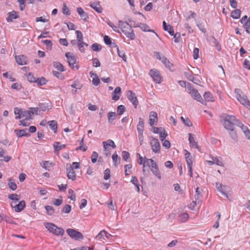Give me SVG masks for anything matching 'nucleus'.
Here are the masks:
<instances>
[{"label":"nucleus","mask_w":250,"mask_h":250,"mask_svg":"<svg viewBox=\"0 0 250 250\" xmlns=\"http://www.w3.org/2000/svg\"><path fill=\"white\" fill-rule=\"evenodd\" d=\"M148 167L152 173L159 180H161L162 178L161 173L159 170L158 165L157 163L155 162L152 159H146L145 164L144 165L143 167V172L145 173L146 172L145 167Z\"/></svg>","instance_id":"nucleus-1"},{"label":"nucleus","mask_w":250,"mask_h":250,"mask_svg":"<svg viewBox=\"0 0 250 250\" xmlns=\"http://www.w3.org/2000/svg\"><path fill=\"white\" fill-rule=\"evenodd\" d=\"M235 94L237 100L244 106L250 109V102L242 91L240 89L236 88L235 89Z\"/></svg>","instance_id":"nucleus-2"},{"label":"nucleus","mask_w":250,"mask_h":250,"mask_svg":"<svg viewBox=\"0 0 250 250\" xmlns=\"http://www.w3.org/2000/svg\"><path fill=\"white\" fill-rule=\"evenodd\" d=\"M237 122V121L235 116L227 115L224 117L223 125L226 129L232 131L234 129V125L236 124Z\"/></svg>","instance_id":"nucleus-3"},{"label":"nucleus","mask_w":250,"mask_h":250,"mask_svg":"<svg viewBox=\"0 0 250 250\" xmlns=\"http://www.w3.org/2000/svg\"><path fill=\"white\" fill-rule=\"evenodd\" d=\"M44 226L50 232L57 236H62L64 233L63 229L58 227L53 223H44Z\"/></svg>","instance_id":"nucleus-4"},{"label":"nucleus","mask_w":250,"mask_h":250,"mask_svg":"<svg viewBox=\"0 0 250 250\" xmlns=\"http://www.w3.org/2000/svg\"><path fill=\"white\" fill-rule=\"evenodd\" d=\"M186 89H187L188 93L190 94L194 99L200 102L202 104H205L203 99L196 89L193 88L190 84H188L187 85Z\"/></svg>","instance_id":"nucleus-5"},{"label":"nucleus","mask_w":250,"mask_h":250,"mask_svg":"<svg viewBox=\"0 0 250 250\" xmlns=\"http://www.w3.org/2000/svg\"><path fill=\"white\" fill-rule=\"evenodd\" d=\"M121 30L122 32L124 33L127 38L131 40L135 39V36L133 32V29L127 23H125L123 25H122Z\"/></svg>","instance_id":"nucleus-6"},{"label":"nucleus","mask_w":250,"mask_h":250,"mask_svg":"<svg viewBox=\"0 0 250 250\" xmlns=\"http://www.w3.org/2000/svg\"><path fill=\"white\" fill-rule=\"evenodd\" d=\"M65 57L67 59L69 65L72 69H79V65L77 62L76 56L70 52L65 53Z\"/></svg>","instance_id":"nucleus-7"},{"label":"nucleus","mask_w":250,"mask_h":250,"mask_svg":"<svg viewBox=\"0 0 250 250\" xmlns=\"http://www.w3.org/2000/svg\"><path fill=\"white\" fill-rule=\"evenodd\" d=\"M149 75L152 78L153 81L157 83H160L162 81V77L159 72L156 69H152L149 72Z\"/></svg>","instance_id":"nucleus-8"},{"label":"nucleus","mask_w":250,"mask_h":250,"mask_svg":"<svg viewBox=\"0 0 250 250\" xmlns=\"http://www.w3.org/2000/svg\"><path fill=\"white\" fill-rule=\"evenodd\" d=\"M185 159L187 164L188 167V172L189 173V175L191 177L193 176L192 173V165H193V161L192 158L190 155V153L187 150H185Z\"/></svg>","instance_id":"nucleus-9"},{"label":"nucleus","mask_w":250,"mask_h":250,"mask_svg":"<svg viewBox=\"0 0 250 250\" xmlns=\"http://www.w3.org/2000/svg\"><path fill=\"white\" fill-rule=\"evenodd\" d=\"M150 145L151 149L155 153H159L161 150V146L159 140L153 137L150 138Z\"/></svg>","instance_id":"nucleus-10"},{"label":"nucleus","mask_w":250,"mask_h":250,"mask_svg":"<svg viewBox=\"0 0 250 250\" xmlns=\"http://www.w3.org/2000/svg\"><path fill=\"white\" fill-rule=\"evenodd\" d=\"M66 232L68 235L72 239L76 240L83 239V234L79 231L72 229H68L66 230Z\"/></svg>","instance_id":"nucleus-11"},{"label":"nucleus","mask_w":250,"mask_h":250,"mask_svg":"<svg viewBox=\"0 0 250 250\" xmlns=\"http://www.w3.org/2000/svg\"><path fill=\"white\" fill-rule=\"evenodd\" d=\"M103 145L104 148V151H105V154L107 156L109 154V150L110 147H111L113 148L116 147L115 143L112 140L109 139L106 141H104L103 142Z\"/></svg>","instance_id":"nucleus-12"},{"label":"nucleus","mask_w":250,"mask_h":250,"mask_svg":"<svg viewBox=\"0 0 250 250\" xmlns=\"http://www.w3.org/2000/svg\"><path fill=\"white\" fill-rule=\"evenodd\" d=\"M11 207L14 208L15 212H20L23 210L25 207V202L24 200L21 201L18 204L15 202H12Z\"/></svg>","instance_id":"nucleus-13"},{"label":"nucleus","mask_w":250,"mask_h":250,"mask_svg":"<svg viewBox=\"0 0 250 250\" xmlns=\"http://www.w3.org/2000/svg\"><path fill=\"white\" fill-rule=\"evenodd\" d=\"M127 97L128 99L132 103L135 108H136L139 102L135 94L131 90H129L127 92Z\"/></svg>","instance_id":"nucleus-14"},{"label":"nucleus","mask_w":250,"mask_h":250,"mask_svg":"<svg viewBox=\"0 0 250 250\" xmlns=\"http://www.w3.org/2000/svg\"><path fill=\"white\" fill-rule=\"evenodd\" d=\"M149 125L153 127L158 122L157 113L155 111H151L149 117Z\"/></svg>","instance_id":"nucleus-15"},{"label":"nucleus","mask_w":250,"mask_h":250,"mask_svg":"<svg viewBox=\"0 0 250 250\" xmlns=\"http://www.w3.org/2000/svg\"><path fill=\"white\" fill-rule=\"evenodd\" d=\"M211 160H208L207 161V163L209 165L212 166L214 164H216L217 166H223V163L222 161V159L221 157H212Z\"/></svg>","instance_id":"nucleus-16"},{"label":"nucleus","mask_w":250,"mask_h":250,"mask_svg":"<svg viewBox=\"0 0 250 250\" xmlns=\"http://www.w3.org/2000/svg\"><path fill=\"white\" fill-rule=\"evenodd\" d=\"M15 60L19 65H23L27 64V58L23 55L16 56Z\"/></svg>","instance_id":"nucleus-17"},{"label":"nucleus","mask_w":250,"mask_h":250,"mask_svg":"<svg viewBox=\"0 0 250 250\" xmlns=\"http://www.w3.org/2000/svg\"><path fill=\"white\" fill-rule=\"evenodd\" d=\"M67 176L69 179L74 181L76 178V175L72 167H69L66 169Z\"/></svg>","instance_id":"nucleus-18"},{"label":"nucleus","mask_w":250,"mask_h":250,"mask_svg":"<svg viewBox=\"0 0 250 250\" xmlns=\"http://www.w3.org/2000/svg\"><path fill=\"white\" fill-rule=\"evenodd\" d=\"M6 21L7 22H12L14 19L19 18V16L18 12L15 11H12L8 13Z\"/></svg>","instance_id":"nucleus-19"},{"label":"nucleus","mask_w":250,"mask_h":250,"mask_svg":"<svg viewBox=\"0 0 250 250\" xmlns=\"http://www.w3.org/2000/svg\"><path fill=\"white\" fill-rule=\"evenodd\" d=\"M121 94V88L120 87L118 86L115 88L114 91L112 94V99L114 101H118Z\"/></svg>","instance_id":"nucleus-20"},{"label":"nucleus","mask_w":250,"mask_h":250,"mask_svg":"<svg viewBox=\"0 0 250 250\" xmlns=\"http://www.w3.org/2000/svg\"><path fill=\"white\" fill-rule=\"evenodd\" d=\"M77 12L83 21H86L88 19V16L87 14L85 11H84L82 8L77 7Z\"/></svg>","instance_id":"nucleus-21"},{"label":"nucleus","mask_w":250,"mask_h":250,"mask_svg":"<svg viewBox=\"0 0 250 250\" xmlns=\"http://www.w3.org/2000/svg\"><path fill=\"white\" fill-rule=\"evenodd\" d=\"M216 188L217 190L221 193V194L227 197H228V195L226 193L227 191V187L226 186H223L221 183H216Z\"/></svg>","instance_id":"nucleus-22"},{"label":"nucleus","mask_w":250,"mask_h":250,"mask_svg":"<svg viewBox=\"0 0 250 250\" xmlns=\"http://www.w3.org/2000/svg\"><path fill=\"white\" fill-rule=\"evenodd\" d=\"M203 100L205 102V104H206V102H213L214 101V99L212 96V95L209 92H206L204 95Z\"/></svg>","instance_id":"nucleus-23"},{"label":"nucleus","mask_w":250,"mask_h":250,"mask_svg":"<svg viewBox=\"0 0 250 250\" xmlns=\"http://www.w3.org/2000/svg\"><path fill=\"white\" fill-rule=\"evenodd\" d=\"M14 110L16 119L18 120L23 118V110L22 108L15 107Z\"/></svg>","instance_id":"nucleus-24"},{"label":"nucleus","mask_w":250,"mask_h":250,"mask_svg":"<svg viewBox=\"0 0 250 250\" xmlns=\"http://www.w3.org/2000/svg\"><path fill=\"white\" fill-rule=\"evenodd\" d=\"M188 140L189 142V144L191 146L193 147H195L198 150H199V147L198 146L197 143L195 141L194 137L192 135L191 133L188 134Z\"/></svg>","instance_id":"nucleus-25"},{"label":"nucleus","mask_w":250,"mask_h":250,"mask_svg":"<svg viewBox=\"0 0 250 250\" xmlns=\"http://www.w3.org/2000/svg\"><path fill=\"white\" fill-rule=\"evenodd\" d=\"M138 133H143L144 130V122L142 118H139V123L137 125Z\"/></svg>","instance_id":"nucleus-26"},{"label":"nucleus","mask_w":250,"mask_h":250,"mask_svg":"<svg viewBox=\"0 0 250 250\" xmlns=\"http://www.w3.org/2000/svg\"><path fill=\"white\" fill-rule=\"evenodd\" d=\"M240 22L243 24V27L245 29L250 28V21H247V16H243L240 20Z\"/></svg>","instance_id":"nucleus-27"},{"label":"nucleus","mask_w":250,"mask_h":250,"mask_svg":"<svg viewBox=\"0 0 250 250\" xmlns=\"http://www.w3.org/2000/svg\"><path fill=\"white\" fill-rule=\"evenodd\" d=\"M50 128L54 131L55 133H57L58 129V124L55 120L50 121L47 122Z\"/></svg>","instance_id":"nucleus-28"},{"label":"nucleus","mask_w":250,"mask_h":250,"mask_svg":"<svg viewBox=\"0 0 250 250\" xmlns=\"http://www.w3.org/2000/svg\"><path fill=\"white\" fill-rule=\"evenodd\" d=\"M15 132L16 133V135L18 137L20 138L22 136H29L30 133L26 132V129H22L17 130H15Z\"/></svg>","instance_id":"nucleus-29"},{"label":"nucleus","mask_w":250,"mask_h":250,"mask_svg":"<svg viewBox=\"0 0 250 250\" xmlns=\"http://www.w3.org/2000/svg\"><path fill=\"white\" fill-rule=\"evenodd\" d=\"M90 6L99 13H101L103 11V8L98 2L92 3Z\"/></svg>","instance_id":"nucleus-30"},{"label":"nucleus","mask_w":250,"mask_h":250,"mask_svg":"<svg viewBox=\"0 0 250 250\" xmlns=\"http://www.w3.org/2000/svg\"><path fill=\"white\" fill-rule=\"evenodd\" d=\"M39 108L43 111H45L51 108V105L50 103H41L39 104Z\"/></svg>","instance_id":"nucleus-31"},{"label":"nucleus","mask_w":250,"mask_h":250,"mask_svg":"<svg viewBox=\"0 0 250 250\" xmlns=\"http://www.w3.org/2000/svg\"><path fill=\"white\" fill-rule=\"evenodd\" d=\"M112 159L114 165L117 166L120 163L121 158L117 154L116 152H115L112 156Z\"/></svg>","instance_id":"nucleus-32"},{"label":"nucleus","mask_w":250,"mask_h":250,"mask_svg":"<svg viewBox=\"0 0 250 250\" xmlns=\"http://www.w3.org/2000/svg\"><path fill=\"white\" fill-rule=\"evenodd\" d=\"M241 11L239 9H235L231 13L230 16L234 19H238L241 16Z\"/></svg>","instance_id":"nucleus-33"},{"label":"nucleus","mask_w":250,"mask_h":250,"mask_svg":"<svg viewBox=\"0 0 250 250\" xmlns=\"http://www.w3.org/2000/svg\"><path fill=\"white\" fill-rule=\"evenodd\" d=\"M8 186L12 190H15L17 188V186L14 180L11 178L9 179L8 180Z\"/></svg>","instance_id":"nucleus-34"},{"label":"nucleus","mask_w":250,"mask_h":250,"mask_svg":"<svg viewBox=\"0 0 250 250\" xmlns=\"http://www.w3.org/2000/svg\"><path fill=\"white\" fill-rule=\"evenodd\" d=\"M8 199L12 200V202L17 203L20 199V195L17 194L12 193L8 195Z\"/></svg>","instance_id":"nucleus-35"},{"label":"nucleus","mask_w":250,"mask_h":250,"mask_svg":"<svg viewBox=\"0 0 250 250\" xmlns=\"http://www.w3.org/2000/svg\"><path fill=\"white\" fill-rule=\"evenodd\" d=\"M34 114L33 111L30 110H23V118L28 119L29 120L32 119V116Z\"/></svg>","instance_id":"nucleus-36"},{"label":"nucleus","mask_w":250,"mask_h":250,"mask_svg":"<svg viewBox=\"0 0 250 250\" xmlns=\"http://www.w3.org/2000/svg\"><path fill=\"white\" fill-rule=\"evenodd\" d=\"M189 218V215L187 213L184 212L180 214L179 220L181 222H185Z\"/></svg>","instance_id":"nucleus-37"},{"label":"nucleus","mask_w":250,"mask_h":250,"mask_svg":"<svg viewBox=\"0 0 250 250\" xmlns=\"http://www.w3.org/2000/svg\"><path fill=\"white\" fill-rule=\"evenodd\" d=\"M87 46H88V44L83 42H78V47L81 52H84L85 47Z\"/></svg>","instance_id":"nucleus-38"},{"label":"nucleus","mask_w":250,"mask_h":250,"mask_svg":"<svg viewBox=\"0 0 250 250\" xmlns=\"http://www.w3.org/2000/svg\"><path fill=\"white\" fill-rule=\"evenodd\" d=\"M65 145H61L60 142H55L53 144V146L55 151H59L60 150L65 148Z\"/></svg>","instance_id":"nucleus-39"},{"label":"nucleus","mask_w":250,"mask_h":250,"mask_svg":"<svg viewBox=\"0 0 250 250\" xmlns=\"http://www.w3.org/2000/svg\"><path fill=\"white\" fill-rule=\"evenodd\" d=\"M116 114L115 112H109L107 114V119L109 123H112L115 119Z\"/></svg>","instance_id":"nucleus-40"},{"label":"nucleus","mask_w":250,"mask_h":250,"mask_svg":"<svg viewBox=\"0 0 250 250\" xmlns=\"http://www.w3.org/2000/svg\"><path fill=\"white\" fill-rule=\"evenodd\" d=\"M132 166L131 164H127L125 166V176H127L130 175L131 172V169H132Z\"/></svg>","instance_id":"nucleus-41"},{"label":"nucleus","mask_w":250,"mask_h":250,"mask_svg":"<svg viewBox=\"0 0 250 250\" xmlns=\"http://www.w3.org/2000/svg\"><path fill=\"white\" fill-rule=\"evenodd\" d=\"M54 67L60 72H63L64 71L63 66L59 62H54Z\"/></svg>","instance_id":"nucleus-42"},{"label":"nucleus","mask_w":250,"mask_h":250,"mask_svg":"<svg viewBox=\"0 0 250 250\" xmlns=\"http://www.w3.org/2000/svg\"><path fill=\"white\" fill-rule=\"evenodd\" d=\"M53 166V164L52 163H50L49 161H44L43 162L42 167L46 170H50Z\"/></svg>","instance_id":"nucleus-43"},{"label":"nucleus","mask_w":250,"mask_h":250,"mask_svg":"<svg viewBox=\"0 0 250 250\" xmlns=\"http://www.w3.org/2000/svg\"><path fill=\"white\" fill-rule=\"evenodd\" d=\"M159 137L160 140L163 142L164 140L167 137V133L166 130L163 128V130H161L159 132Z\"/></svg>","instance_id":"nucleus-44"},{"label":"nucleus","mask_w":250,"mask_h":250,"mask_svg":"<svg viewBox=\"0 0 250 250\" xmlns=\"http://www.w3.org/2000/svg\"><path fill=\"white\" fill-rule=\"evenodd\" d=\"M45 208L48 215H53L54 214V209L52 206L49 205L46 206H45Z\"/></svg>","instance_id":"nucleus-45"},{"label":"nucleus","mask_w":250,"mask_h":250,"mask_svg":"<svg viewBox=\"0 0 250 250\" xmlns=\"http://www.w3.org/2000/svg\"><path fill=\"white\" fill-rule=\"evenodd\" d=\"M139 27L144 31H150L154 32L157 36H158L157 34L153 30H149V26L143 23H141L139 25Z\"/></svg>","instance_id":"nucleus-46"},{"label":"nucleus","mask_w":250,"mask_h":250,"mask_svg":"<svg viewBox=\"0 0 250 250\" xmlns=\"http://www.w3.org/2000/svg\"><path fill=\"white\" fill-rule=\"evenodd\" d=\"M3 76L6 78H8L11 82L16 81V79L13 77L12 73L6 72L3 74Z\"/></svg>","instance_id":"nucleus-47"},{"label":"nucleus","mask_w":250,"mask_h":250,"mask_svg":"<svg viewBox=\"0 0 250 250\" xmlns=\"http://www.w3.org/2000/svg\"><path fill=\"white\" fill-rule=\"evenodd\" d=\"M71 210V206L69 205H65L62 208V212L64 213H69Z\"/></svg>","instance_id":"nucleus-48"},{"label":"nucleus","mask_w":250,"mask_h":250,"mask_svg":"<svg viewBox=\"0 0 250 250\" xmlns=\"http://www.w3.org/2000/svg\"><path fill=\"white\" fill-rule=\"evenodd\" d=\"M106 234V231L103 230L100 232V233L96 236V238L99 240H105V235Z\"/></svg>","instance_id":"nucleus-49"},{"label":"nucleus","mask_w":250,"mask_h":250,"mask_svg":"<svg viewBox=\"0 0 250 250\" xmlns=\"http://www.w3.org/2000/svg\"><path fill=\"white\" fill-rule=\"evenodd\" d=\"M68 197L71 200L75 201L76 200V195L73 190L71 189L68 190Z\"/></svg>","instance_id":"nucleus-50"},{"label":"nucleus","mask_w":250,"mask_h":250,"mask_svg":"<svg viewBox=\"0 0 250 250\" xmlns=\"http://www.w3.org/2000/svg\"><path fill=\"white\" fill-rule=\"evenodd\" d=\"M162 62L165 65V66L169 69L172 66V64L169 62L168 60H167L165 57H162Z\"/></svg>","instance_id":"nucleus-51"},{"label":"nucleus","mask_w":250,"mask_h":250,"mask_svg":"<svg viewBox=\"0 0 250 250\" xmlns=\"http://www.w3.org/2000/svg\"><path fill=\"white\" fill-rule=\"evenodd\" d=\"M91 48L94 51H100L102 49V46L97 43H95L92 44Z\"/></svg>","instance_id":"nucleus-52"},{"label":"nucleus","mask_w":250,"mask_h":250,"mask_svg":"<svg viewBox=\"0 0 250 250\" xmlns=\"http://www.w3.org/2000/svg\"><path fill=\"white\" fill-rule=\"evenodd\" d=\"M137 155L139 157V160L138 161V164L140 165H143V167L146 158V157H142L139 153H137Z\"/></svg>","instance_id":"nucleus-53"},{"label":"nucleus","mask_w":250,"mask_h":250,"mask_svg":"<svg viewBox=\"0 0 250 250\" xmlns=\"http://www.w3.org/2000/svg\"><path fill=\"white\" fill-rule=\"evenodd\" d=\"M62 12L63 14L66 15H69L70 14V11L65 3L63 4Z\"/></svg>","instance_id":"nucleus-54"},{"label":"nucleus","mask_w":250,"mask_h":250,"mask_svg":"<svg viewBox=\"0 0 250 250\" xmlns=\"http://www.w3.org/2000/svg\"><path fill=\"white\" fill-rule=\"evenodd\" d=\"M76 33L77 34V39L78 42H83V35L82 33L79 30H77L76 31Z\"/></svg>","instance_id":"nucleus-55"},{"label":"nucleus","mask_w":250,"mask_h":250,"mask_svg":"<svg viewBox=\"0 0 250 250\" xmlns=\"http://www.w3.org/2000/svg\"><path fill=\"white\" fill-rule=\"evenodd\" d=\"M125 107L123 105H119L117 107V113L118 115H121L125 112Z\"/></svg>","instance_id":"nucleus-56"},{"label":"nucleus","mask_w":250,"mask_h":250,"mask_svg":"<svg viewBox=\"0 0 250 250\" xmlns=\"http://www.w3.org/2000/svg\"><path fill=\"white\" fill-rule=\"evenodd\" d=\"M98 156V153L97 152L93 151L92 152V155L91 156V161L93 163H95L97 162Z\"/></svg>","instance_id":"nucleus-57"},{"label":"nucleus","mask_w":250,"mask_h":250,"mask_svg":"<svg viewBox=\"0 0 250 250\" xmlns=\"http://www.w3.org/2000/svg\"><path fill=\"white\" fill-rule=\"evenodd\" d=\"M181 119L183 121V123L187 126H191L192 123L188 119H185L183 117H181Z\"/></svg>","instance_id":"nucleus-58"},{"label":"nucleus","mask_w":250,"mask_h":250,"mask_svg":"<svg viewBox=\"0 0 250 250\" xmlns=\"http://www.w3.org/2000/svg\"><path fill=\"white\" fill-rule=\"evenodd\" d=\"M26 77L29 82L30 83H34L36 82V78L33 76V75L30 73H28L26 75Z\"/></svg>","instance_id":"nucleus-59"},{"label":"nucleus","mask_w":250,"mask_h":250,"mask_svg":"<svg viewBox=\"0 0 250 250\" xmlns=\"http://www.w3.org/2000/svg\"><path fill=\"white\" fill-rule=\"evenodd\" d=\"M164 30L167 31L170 35H174V32L173 28L170 24H168L167 27L164 29Z\"/></svg>","instance_id":"nucleus-60"},{"label":"nucleus","mask_w":250,"mask_h":250,"mask_svg":"<svg viewBox=\"0 0 250 250\" xmlns=\"http://www.w3.org/2000/svg\"><path fill=\"white\" fill-rule=\"evenodd\" d=\"M110 177V170L109 168H106L104 170V180H108Z\"/></svg>","instance_id":"nucleus-61"},{"label":"nucleus","mask_w":250,"mask_h":250,"mask_svg":"<svg viewBox=\"0 0 250 250\" xmlns=\"http://www.w3.org/2000/svg\"><path fill=\"white\" fill-rule=\"evenodd\" d=\"M62 197H61L59 199H55L53 200V204L56 206H59L62 204Z\"/></svg>","instance_id":"nucleus-62"},{"label":"nucleus","mask_w":250,"mask_h":250,"mask_svg":"<svg viewBox=\"0 0 250 250\" xmlns=\"http://www.w3.org/2000/svg\"><path fill=\"white\" fill-rule=\"evenodd\" d=\"M118 55L123 59L125 62H126V57L125 53L124 51H121L119 49H117Z\"/></svg>","instance_id":"nucleus-63"},{"label":"nucleus","mask_w":250,"mask_h":250,"mask_svg":"<svg viewBox=\"0 0 250 250\" xmlns=\"http://www.w3.org/2000/svg\"><path fill=\"white\" fill-rule=\"evenodd\" d=\"M36 82L38 84L40 85H42L45 84L46 83L47 81L45 78L42 77L40 79H38L36 80Z\"/></svg>","instance_id":"nucleus-64"}]
</instances>
